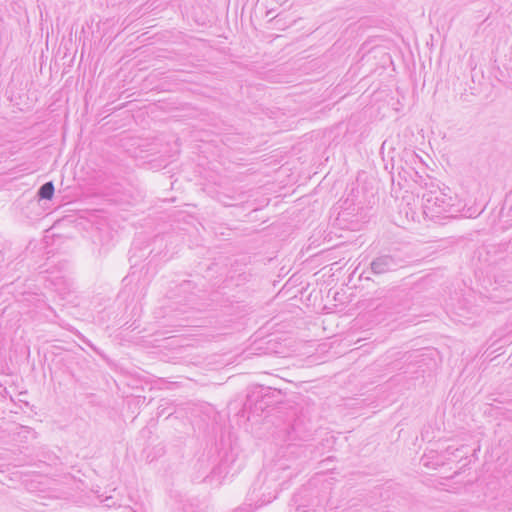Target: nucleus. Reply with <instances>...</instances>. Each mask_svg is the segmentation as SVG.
Segmentation results:
<instances>
[{"instance_id":"obj_1","label":"nucleus","mask_w":512,"mask_h":512,"mask_svg":"<svg viewBox=\"0 0 512 512\" xmlns=\"http://www.w3.org/2000/svg\"><path fill=\"white\" fill-rule=\"evenodd\" d=\"M422 209L427 218L434 219L441 215L453 216L460 212L461 207L456 195L447 188V191L435 189L424 192Z\"/></svg>"},{"instance_id":"obj_2","label":"nucleus","mask_w":512,"mask_h":512,"mask_svg":"<svg viewBox=\"0 0 512 512\" xmlns=\"http://www.w3.org/2000/svg\"><path fill=\"white\" fill-rule=\"evenodd\" d=\"M403 266L402 260L396 256L384 254L376 257L370 263V270L374 275L396 271Z\"/></svg>"},{"instance_id":"obj_3","label":"nucleus","mask_w":512,"mask_h":512,"mask_svg":"<svg viewBox=\"0 0 512 512\" xmlns=\"http://www.w3.org/2000/svg\"><path fill=\"white\" fill-rule=\"evenodd\" d=\"M55 187L52 181L42 184L38 191L37 197L39 200H51L54 196Z\"/></svg>"},{"instance_id":"obj_4","label":"nucleus","mask_w":512,"mask_h":512,"mask_svg":"<svg viewBox=\"0 0 512 512\" xmlns=\"http://www.w3.org/2000/svg\"><path fill=\"white\" fill-rule=\"evenodd\" d=\"M307 451H310V450L306 446H301V445H297V444H289L286 447L284 453L286 456L300 457L303 455L304 457H306Z\"/></svg>"},{"instance_id":"obj_5","label":"nucleus","mask_w":512,"mask_h":512,"mask_svg":"<svg viewBox=\"0 0 512 512\" xmlns=\"http://www.w3.org/2000/svg\"><path fill=\"white\" fill-rule=\"evenodd\" d=\"M485 207H482L481 209H472V208H469L466 212H465V215L467 217H477L479 216L483 211H484Z\"/></svg>"},{"instance_id":"obj_6","label":"nucleus","mask_w":512,"mask_h":512,"mask_svg":"<svg viewBox=\"0 0 512 512\" xmlns=\"http://www.w3.org/2000/svg\"><path fill=\"white\" fill-rule=\"evenodd\" d=\"M292 468L290 465H286L283 461L279 460L276 464H275V470L278 471V470H286V469H290Z\"/></svg>"},{"instance_id":"obj_7","label":"nucleus","mask_w":512,"mask_h":512,"mask_svg":"<svg viewBox=\"0 0 512 512\" xmlns=\"http://www.w3.org/2000/svg\"><path fill=\"white\" fill-rule=\"evenodd\" d=\"M450 449H451V447H448L446 451H447L448 453H450ZM455 451H458V449H454V451H452V452H451V454H452V455H454V452H455Z\"/></svg>"},{"instance_id":"obj_8","label":"nucleus","mask_w":512,"mask_h":512,"mask_svg":"<svg viewBox=\"0 0 512 512\" xmlns=\"http://www.w3.org/2000/svg\"><path fill=\"white\" fill-rule=\"evenodd\" d=\"M131 140H132V139L130 138V141H131ZM134 145H135V143H131V142H130V146H134Z\"/></svg>"}]
</instances>
